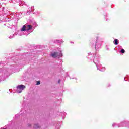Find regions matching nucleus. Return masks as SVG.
Returning a JSON list of instances; mask_svg holds the SVG:
<instances>
[{
    "instance_id": "nucleus-1",
    "label": "nucleus",
    "mask_w": 129,
    "mask_h": 129,
    "mask_svg": "<svg viewBox=\"0 0 129 129\" xmlns=\"http://www.w3.org/2000/svg\"><path fill=\"white\" fill-rule=\"evenodd\" d=\"M52 58H57V57H62V54H59L57 52H55L51 55Z\"/></svg>"
},
{
    "instance_id": "nucleus-2",
    "label": "nucleus",
    "mask_w": 129,
    "mask_h": 129,
    "mask_svg": "<svg viewBox=\"0 0 129 129\" xmlns=\"http://www.w3.org/2000/svg\"><path fill=\"white\" fill-rule=\"evenodd\" d=\"M17 89H20V90H24L26 88V86L24 85H20L17 86Z\"/></svg>"
},
{
    "instance_id": "nucleus-3",
    "label": "nucleus",
    "mask_w": 129,
    "mask_h": 129,
    "mask_svg": "<svg viewBox=\"0 0 129 129\" xmlns=\"http://www.w3.org/2000/svg\"><path fill=\"white\" fill-rule=\"evenodd\" d=\"M32 28L33 27L31 25H28L26 26V31H30V30H32Z\"/></svg>"
},
{
    "instance_id": "nucleus-4",
    "label": "nucleus",
    "mask_w": 129,
    "mask_h": 129,
    "mask_svg": "<svg viewBox=\"0 0 129 129\" xmlns=\"http://www.w3.org/2000/svg\"><path fill=\"white\" fill-rule=\"evenodd\" d=\"M21 31V32H25V31H27V26L25 25H23Z\"/></svg>"
},
{
    "instance_id": "nucleus-5",
    "label": "nucleus",
    "mask_w": 129,
    "mask_h": 129,
    "mask_svg": "<svg viewBox=\"0 0 129 129\" xmlns=\"http://www.w3.org/2000/svg\"><path fill=\"white\" fill-rule=\"evenodd\" d=\"M118 44V39H115L114 40V44L117 45Z\"/></svg>"
},
{
    "instance_id": "nucleus-6",
    "label": "nucleus",
    "mask_w": 129,
    "mask_h": 129,
    "mask_svg": "<svg viewBox=\"0 0 129 129\" xmlns=\"http://www.w3.org/2000/svg\"><path fill=\"white\" fill-rule=\"evenodd\" d=\"M39 127H40V125H39V124H36L34 125L35 128H39Z\"/></svg>"
},
{
    "instance_id": "nucleus-7",
    "label": "nucleus",
    "mask_w": 129,
    "mask_h": 129,
    "mask_svg": "<svg viewBox=\"0 0 129 129\" xmlns=\"http://www.w3.org/2000/svg\"><path fill=\"white\" fill-rule=\"evenodd\" d=\"M121 53L122 54H124V53H125V51L124 50V49H122L121 50Z\"/></svg>"
},
{
    "instance_id": "nucleus-8",
    "label": "nucleus",
    "mask_w": 129,
    "mask_h": 129,
    "mask_svg": "<svg viewBox=\"0 0 129 129\" xmlns=\"http://www.w3.org/2000/svg\"><path fill=\"white\" fill-rule=\"evenodd\" d=\"M40 83H41V81H38L37 82L36 85H39V84H40Z\"/></svg>"
},
{
    "instance_id": "nucleus-9",
    "label": "nucleus",
    "mask_w": 129,
    "mask_h": 129,
    "mask_svg": "<svg viewBox=\"0 0 129 129\" xmlns=\"http://www.w3.org/2000/svg\"><path fill=\"white\" fill-rule=\"evenodd\" d=\"M21 92H22V91L18 92V93H21Z\"/></svg>"
},
{
    "instance_id": "nucleus-10",
    "label": "nucleus",
    "mask_w": 129,
    "mask_h": 129,
    "mask_svg": "<svg viewBox=\"0 0 129 129\" xmlns=\"http://www.w3.org/2000/svg\"><path fill=\"white\" fill-rule=\"evenodd\" d=\"M60 81H61L60 80L58 81V83H60Z\"/></svg>"
}]
</instances>
